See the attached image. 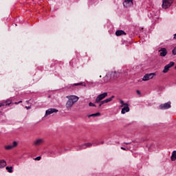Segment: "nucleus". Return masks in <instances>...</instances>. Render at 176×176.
Masks as SVG:
<instances>
[{"label":"nucleus","mask_w":176,"mask_h":176,"mask_svg":"<svg viewBox=\"0 0 176 176\" xmlns=\"http://www.w3.org/2000/svg\"><path fill=\"white\" fill-rule=\"evenodd\" d=\"M66 98H68V100L66 102L65 107L68 111L74 107V104L75 102H78L79 101V97L75 96V95H71L66 96Z\"/></svg>","instance_id":"obj_1"},{"label":"nucleus","mask_w":176,"mask_h":176,"mask_svg":"<svg viewBox=\"0 0 176 176\" xmlns=\"http://www.w3.org/2000/svg\"><path fill=\"white\" fill-rule=\"evenodd\" d=\"M106 97H108V92H104L103 94H99L96 98L95 104H98V102L102 101Z\"/></svg>","instance_id":"obj_2"},{"label":"nucleus","mask_w":176,"mask_h":176,"mask_svg":"<svg viewBox=\"0 0 176 176\" xmlns=\"http://www.w3.org/2000/svg\"><path fill=\"white\" fill-rule=\"evenodd\" d=\"M174 2V0H162V8L163 9H168L171 5H173V3Z\"/></svg>","instance_id":"obj_3"},{"label":"nucleus","mask_w":176,"mask_h":176,"mask_svg":"<svg viewBox=\"0 0 176 176\" xmlns=\"http://www.w3.org/2000/svg\"><path fill=\"white\" fill-rule=\"evenodd\" d=\"M45 144V139L43 138H37L33 142L34 146H41Z\"/></svg>","instance_id":"obj_4"},{"label":"nucleus","mask_w":176,"mask_h":176,"mask_svg":"<svg viewBox=\"0 0 176 176\" xmlns=\"http://www.w3.org/2000/svg\"><path fill=\"white\" fill-rule=\"evenodd\" d=\"M18 145L19 143L16 141H13L12 145L5 146L4 148L6 149V151H10L12 149H14V148H16Z\"/></svg>","instance_id":"obj_5"},{"label":"nucleus","mask_w":176,"mask_h":176,"mask_svg":"<svg viewBox=\"0 0 176 176\" xmlns=\"http://www.w3.org/2000/svg\"><path fill=\"white\" fill-rule=\"evenodd\" d=\"M175 63L174 62H170L168 65H166L163 70V73L164 74H167V72H168V71H170V68H171L172 67H174Z\"/></svg>","instance_id":"obj_6"},{"label":"nucleus","mask_w":176,"mask_h":176,"mask_svg":"<svg viewBox=\"0 0 176 176\" xmlns=\"http://www.w3.org/2000/svg\"><path fill=\"white\" fill-rule=\"evenodd\" d=\"M156 75L155 73L146 74L142 78V80L146 82V80H149L151 79H153V76Z\"/></svg>","instance_id":"obj_7"},{"label":"nucleus","mask_w":176,"mask_h":176,"mask_svg":"<svg viewBox=\"0 0 176 176\" xmlns=\"http://www.w3.org/2000/svg\"><path fill=\"white\" fill-rule=\"evenodd\" d=\"M168 108H171V102H168L160 105V109H168Z\"/></svg>","instance_id":"obj_8"},{"label":"nucleus","mask_w":176,"mask_h":176,"mask_svg":"<svg viewBox=\"0 0 176 176\" xmlns=\"http://www.w3.org/2000/svg\"><path fill=\"white\" fill-rule=\"evenodd\" d=\"M58 112V110L56 109H49L45 111V116H49V115H52V113H57Z\"/></svg>","instance_id":"obj_9"},{"label":"nucleus","mask_w":176,"mask_h":176,"mask_svg":"<svg viewBox=\"0 0 176 176\" xmlns=\"http://www.w3.org/2000/svg\"><path fill=\"white\" fill-rule=\"evenodd\" d=\"M133 0H124L123 2L124 8H130V6H133Z\"/></svg>","instance_id":"obj_10"},{"label":"nucleus","mask_w":176,"mask_h":176,"mask_svg":"<svg viewBox=\"0 0 176 176\" xmlns=\"http://www.w3.org/2000/svg\"><path fill=\"white\" fill-rule=\"evenodd\" d=\"M160 56L161 57H166L167 56V50L166 48H161L159 50Z\"/></svg>","instance_id":"obj_11"},{"label":"nucleus","mask_w":176,"mask_h":176,"mask_svg":"<svg viewBox=\"0 0 176 176\" xmlns=\"http://www.w3.org/2000/svg\"><path fill=\"white\" fill-rule=\"evenodd\" d=\"M10 104H12V100L8 99V100L0 103V108L1 107H6L7 105H10Z\"/></svg>","instance_id":"obj_12"},{"label":"nucleus","mask_w":176,"mask_h":176,"mask_svg":"<svg viewBox=\"0 0 176 176\" xmlns=\"http://www.w3.org/2000/svg\"><path fill=\"white\" fill-rule=\"evenodd\" d=\"M126 112H130V107H129V104L124 106L121 111V113H122V115H124Z\"/></svg>","instance_id":"obj_13"},{"label":"nucleus","mask_w":176,"mask_h":176,"mask_svg":"<svg viewBox=\"0 0 176 176\" xmlns=\"http://www.w3.org/2000/svg\"><path fill=\"white\" fill-rule=\"evenodd\" d=\"M93 144L91 143H85L82 144V146H80L82 149H86L87 148H90V146H92Z\"/></svg>","instance_id":"obj_14"},{"label":"nucleus","mask_w":176,"mask_h":176,"mask_svg":"<svg viewBox=\"0 0 176 176\" xmlns=\"http://www.w3.org/2000/svg\"><path fill=\"white\" fill-rule=\"evenodd\" d=\"M116 36H120L121 35H126V32L123 30H117L116 32Z\"/></svg>","instance_id":"obj_15"},{"label":"nucleus","mask_w":176,"mask_h":176,"mask_svg":"<svg viewBox=\"0 0 176 176\" xmlns=\"http://www.w3.org/2000/svg\"><path fill=\"white\" fill-rule=\"evenodd\" d=\"M113 98H115V96H112L111 98H109L104 100H102V104H107V102H111V101H112Z\"/></svg>","instance_id":"obj_16"},{"label":"nucleus","mask_w":176,"mask_h":176,"mask_svg":"<svg viewBox=\"0 0 176 176\" xmlns=\"http://www.w3.org/2000/svg\"><path fill=\"white\" fill-rule=\"evenodd\" d=\"M6 161H5V160H0V168L6 167Z\"/></svg>","instance_id":"obj_17"},{"label":"nucleus","mask_w":176,"mask_h":176,"mask_svg":"<svg viewBox=\"0 0 176 176\" xmlns=\"http://www.w3.org/2000/svg\"><path fill=\"white\" fill-rule=\"evenodd\" d=\"M171 160L172 162H175L176 160V151H173L171 155Z\"/></svg>","instance_id":"obj_18"},{"label":"nucleus","mask_w":176,"mask_h":176,"mask_svg":"<svg viewBox=\"0 0 176 176\" xmlns=\"http://www.w3.org/2000/svg\"><path fill=\"white\" fill-rule=\"evenodd\" d=\"M101 116L100 113H96L89 115L88 118H97V116Z\"/></svg>","instance_id":"obj_19"},{"label":"nucleus","mask_w":176,"mask_h":176,"mask_svg":"<svg viewBox=\"0 0 176 176\" xmlns=\"http://www.w3.org/2000/svg\"><path fill=\"white\" fill-rule=\"evenodd\" d=\"M6 170L9 173H13V166H7L6 167Z\"/></svg>","instance_id":"obj_20"},{"label":"nucleus","mask_w":176,"mask_h":176,"mask_svg":"<svg viewBox=\"0 0 176 176\" xmlns=\"http://www.w3.org/2000/svg\"><path fill=\"white\" fill-rule=\"evenodd\" d=\"M120 104H122L121 108H123V107H125L126 105L129 104L127 103H124V102L123 100H120Z\"/></svg>","instance_id":"obj_21"},{"label":"nucleus","mask_w":176,"mask_h":176,"mask_svg":"<svg viewBox=\"0 0 176 176\" xmlns=\"http://www.w3.org/2000/svg\"><path fill=\"white\" fill-rule=\"evenodd\" d=\"M99 105H98V108H101L102 105H104V104L105 103H102V100H100L99 102H98Z\"/></svg>","instance_id":"obj_22"},{"label":"nucleus","mask_w":176,"mask_h":176,"mask_svg":"<svg viewBox=\"0 0 176 176\" xmlns=\"http://www.w3.org/2000/svg\"><path fill=\"white\" fill-rule=\"evenodd\" d=\"M89 107H97L94 103H93V102H90L89 103Z\"/></svg>","instance_id":"obj_23"},{"label":"nucleus","mask_w":176,"mask_h":176,"mask_svg":"<svg viewBox=\"0 0 176 176\" xmlns=\"http://www.w3.org/2000/svg\"><path fill=\"white\" fill-rule=\"evenodd\" d=\"M82 85H83V83L79 82V83H75V84H74V86H82Z\"/></svg>","instance_id":"obj_24"},{"label":"nucleus","mask_w":176,"mask_h":176,"mask_svg":"<svg viewBox=\"0 0 176 176\" xmlns=\"http://www.w3.org/2000/svg\"><path fill=\"white\" fill-rule=\"evenodd\" d=\"M113 75H115L116 76V78H118V75H119V73L115 72L114 73H113Z\"/></svg>","instance_id":"obj_25"},{"label":"nucleus","mask_w":176,"mask_h":176,"mask_svg":"<svg viewBox=\"0 0 176 176\" xmlns=\"http://www.w3.org/2000/svg\"><path fill=\"white\" fill-rule=\"evenodd\" d=\"M41 156H38V157L35 158V160L39 161V160H41Z\"/></svg>","instance_id":"obj_26"},{"label":"nucleus","mask_w":176,"mask_h":176,"mask_svg":"<svg viewBox=\"0 0 176 176\" xmlns=\"http://www.w3.org/2000/svg\"><path fill=\"white\" fill-rule=\"evenodd\" d=\"M136 93L137 94H139V96L141 95V91H140V90H137Z\"/></svg>","instance_id":"obj_27"},{"label":"nucleus","mask_w":176,"mask_h":176,"mask_svg":"<svg viewBox=\"0 0 176 176\" xmlns=\"http://www.w3.org/2000/svg\"><path fill=\"white\" fill-rule=\"evenodd\" d=\"M124 144H125L126 145H130V144H131V142H124Z\"/></svg>","instance_id":"obj_28"},{"label":"nucleus","mask_w":176,"mask_h":176,"mask_svg":"<svg viewBox=\"0 0 176 176\" xmlns=\"http://www.w3.org/2000/svg\"><path fill=\"white\" fill-rule=\"evenodd\" d=\"M121 149H122V151H127V149L124 147H121Z\"/></svg>","instance_id":"obj_29"},{"label":"nucleus","mask_w":176,"mask_h":176,"mask_svg":"<svg viewBox=\"0 0 176 176\" xmlns=\"http://www.w3.org/2000/svg\"><path fill=\"white\" fill-rule=\"evenodd\" d=\"M25 108L27 109H31V106H30V107H25Z\"/></svg>","instance_id":"obj_30"},{"label":"nucleus","mask_w":176,"mask_h":176,"mask_svg":"<svg viewBox=\"0 0 176 176\" xmlns=\"http://www.w3.org/2000/svg\"><path fill=\"white\" fill-rule=\"evenodd\" d=\"M153 144H151L150 146H147V147L148 148V151L151 150V146H152Z\"/></svg>","instance_id":"obj_31"},{"label":"nucleus","mask_w":176,"mask_h":176,"mask_svg":"<svg viewBox=\"0 0 176 176\" xmlns=\"http://www.w3.org/2000/svg\"><path fill=\"white\" fill-rule=\"evenodd\" d=\"M19 104H20V102H15V104H16V105H19Z\"/></svg>","instance_id":"obj_32"},{"label":"nucleus","mask_w":176,"mask_h":176,"mask_svg":"<svg viewBox=\"0 0 176 176\" xmlns=\"http://www.w3.org/2000/svg\"><path fill=\"white\" fill-rule=\"evenodd\" d=\"M174 39H176V34L174 35Z\"/></svg>","instance_id":"obj_33"},{"label":"nucleus","mask_w":176,"mask_h":176,"mask_svg":"<svg viewBox=\"0 0 176 176\" xmlns=\"http://www.w3.org/2000/svg\"><path fill=\"white\" fill-rule=\"evenodd\" d=\"M18 102H19V104H21V102H23V101L20 100V101Z\"/></svg>","instance_id":"obj_34"},{"label":"nucleus","mask_w":176,"mask_h":176,"mask_svg":"<svg viewBox=\"0 0 176 176\" xmlns=\"http://www.w3.org/2000/svg\"><path fill=\"white\" fill-rule=\"evenodd\" d=\"M26 102H27L28 104H29V103H30V100H27Z\"/></svg>","instance_id":"obj_35"},{"label":"nucleus","mask_w":176,"mask_h":176,"mask_svg":"<svg viewBox=\"0 0 176 176\" xmlns=\"http://www.w3.org/2000/svg\"><path fill=\"white\" fill-rule=\"evenodd\" d=\"M101 144H104V142H101Z\"/></svg>","instance_id":"obj_36"}]
</instances>
